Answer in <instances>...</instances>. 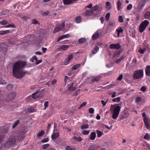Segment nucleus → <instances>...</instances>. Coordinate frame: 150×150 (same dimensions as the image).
Returning <instances> with one entry per match:
<instances>
[{"label":"nucleus","mask_w":150,"mask_h":150,"mask_svg":"<svg viewBox=\"0 0 150 150\" xmlns=\"http://www.w3.org/2000/svg\"><path fill=\"white\" fill-rule=\"evenodd\" d=\"M25 61L19 60L15 63L13 65V74L17 79L22 78L25 74L26 72L23 69L26 65Z\"/></svg>","instance_id":"1"},{"label":"nucleus","mask_w":150,"mask_h":150,"mask_svg":"<svg viewBox=\"0 0 150 150\" xmlns=\"http://www.w3.org/2000/svg\"><path fill=\"white\" fill-rule=\"evenodd\" d=\"M64 81L65 83H68L67 89L70 91H73L76 89V87L73 86L74 82L70 81L69 78L67 76L65 77Z\"/></svg>","instance_id":"2"},{"label":"nucleus","mask_w":150,"mask_h":150,"mask_svg":"<svg viewBox=\"0 0 150 150\" xmlns=\"http://www.w3.org/2000/svg\"><path fill=\"white\" fill-rule=\"evenodd\" d=\"M144 76V71L142 69H138L134 71L133 78L136 80L142 78Z\"/></svg>","instance_id":"3"},{"label":"nucleus","mask_w":150,"mask_h":150,"mask_svg":"<svg viewBox=\"0 0 150 150\" xmlns=\"http://www.w3.org/2000/svg\"><path fill=\"white\" fill-rule=\"evenodd\" d=\"M110 109L111 111L112 112L113 114L112 117V118L114 119H116L119 115L121 107L117 105L113 109L111 108Z\"/></svg>","instance_id":"4"},{"label":"nucleus","mask_w":150,"mask_h":150,"mask_svg":"<svg viewBox=\"0 0 150 150\" xmlns=\"http://www.w3.org/2000/svg\"><path fill=\"white\" fill-rule=\"evenodd\" d=\"M149 23V21L147 20H145L142 21L140 25L139 31L141 33L143 32L145 30Z\"/></svg>","instance_id":"5"},{"label":"nucleus","mask_w":150,"mask_h":150,"mask_svg":"<svg viewBox=\"0 0 150 150\" xmlns=\"http://www.w3.org/2000/svg\"><path fill=\"white\" fill-rule=\"evenodd\" d=\"M43 96V94L42 91H37L35 93L32 94V97L33 98L36 99L42 97Z\"/></svg>","instance_id":"6"},{"label":"nucleus","mask_w":150,"mask_h":150,"mask_svg":"<svg viewBox=\"0 0 150 150\" xmlns=\"http://www.w3.org/2000/svg\"><path fill=\"white\" fill-rule=\"evenodd\" d=\"M94 13V8L93 7L89 9H86L84 12L82 13V15L84 16H91Z\"/></svg>","instance_id":"7"},{"label":"nucleus","mask_w":150,"mask_h":150,"mask_svg":"<svg viewBox=\"0 0 150 150\" xmlns=\"http://www.w3.org/2000/svg\"><path fill=\"white\" fill-rule=\"evenodd\" d=\"M16 141V140L15 138H10L8 141H7L6 143L5 144V147H9L10 146L13 145L14 144L15 142Z\"/></svg>","instance_id":"8"},{"label":"nucleus","mask_w":150,"mask_h":150,"mask_svg":"<svg viewBox=\"0 0 150 150\" xmlns=\"http://www.w3.org/2000/svg\"><path fill=\"white\" fill-rule=\"evenodd\" d=\"M64 26L65 24L64 23H62L61 24L58 25L55 28L54 31V33H56L59 31L60 30H61L64 29Z\"/></svg>","instance_id":"9"},{"label":"nucleus","mask_w":150,"mask_h":150,"mask_svg":"<svg viewBox=\"0 0 150 150\" xmlns=\"http://www.w3.org/2000/svg\"><path fill=\"white\" fill-rule=\"evenodd\" d=\"M73 57V55L72 54L67 55V58L65 59L63 62L64 65H67L69 64L71 61Z\"/></svg>","instance_id":"10"},{"label":"nucleus","mask_w":150,"mask_h":150,"mask_svg":"<svg viewBox=\"0 0 150 150\" xmlns=\"http://www.w3.org/2000/svg\"><path fill=\"white\" fill-rule=\"evenodd\" d=\"M16 95V93L15 92H12L8 96L6 99L8 101H11L15 97Z\"/></svg>","instance_id":"11"},{"label":"nucleus","mask_w":150,"mask_h":150,"mask_svg":"<svg viewBox=\"0 0 150 150\" xmlns=\"http://www.w3.org/2000/svg\"><path fill=\"white\" fill-rule=\"evenodd\" d=\"M121 47V46L119 43L116 44H112L109 46V47L110 49H119Z\"/></svg>","instance_id":"12"},{"label":"nucleus","mask_w":150,"mask_h":150,"mask_svg":"<svg viewBox=\"0 0 150 150\" xmlns=\"http://www.w3.org/2000/svg\"><path fill=\"white\" fill-rule=\"evenodd\" d=\"M129 113L126 110H124L122 112L121 115L120 120H123L127 118L129 116Z\"/></svg>","instance_id":"13"},{"label":"nucleus","mask_w":150,"mask_h":150,"mask_svg":"<svg viewBox=\"0 0 150 150\" xmlns=\"http://www.w3.org/2000/svg\"><path fill=\"white\" fill-rule=\"evenodd\" d=\"M102 9V7H100L98 5H96L94 6V11L97 12V14H96V15L101 13Z\"/></svg>","instance_id":"14"},{"label":"nucleus","mask_w":150,"mask_h":150,"mask_svg":"<svg viewBox=\"0 0 150 150\" xmlns=\"http://www.w3.org/2000/svg\"><path fill=\"white\" fill-rule=\"evenodd\" d=\"M70 36V35L69 34H67L62 35L59 37L58 38L57 40V42H59L60 40H62L64 38H69Z\"/></svg>","instance_id":"15"},{"label":"nucleus","mask_w":150,"mask_h":150,"mask_svg":"<svg viewBox=\"0 0 150 150\" xmlns=\"http://www.w3.org/2000/svg\"><path fill=\"white\" fill-rule=\"evenodd\" d=\"M77 0H63L64 4L65 5H68L73 4Z\"/></svg>","instance_id":"16"},{"label":"nucleus","mask_w":150,"mask_h":150,"mask_svg":"<svg viewBox=\"0 0 150 150\" xmlns=\"http://www.w3.org/2000/svg\"><path fill=\"white\" fill-rule=\"evenodd\" d=\"M59 136V133H55L53 132V134L51 135V138L53 140H54L58 138Z\"/></svg>","instance_id":"17"},{"label":"nucleus","mask_w":150,"mask_h":150,"mask_svg":"<svg viewBox=\"0 0 150 150\" xmlns=\"http://www.w3.org/2000/svg\"><path fill=\"white\" fill-rule=\"evenodd\" d=\"M57 80L56 79H53L50 81L48 82L47 83L49 86H51V85H54L57 83Z\"/></svg>","instance_id":"18"},{"label":"nucleus","mask_w":150,"mask_h":150,"mask_svg":"<svg viewBox=\"0 0 150 150\" xmlns=\"http://www.w3.org/2000/svg\"><path fill=\"white\" fill-rule=\"evenodd\" d=\"M146 127L148 129H150V123L149 121L148 120H146L144 121Z\"/></svg>","instance_id":"19"},{"label":"nucleus","mask_w":150,"mask_h":150,"mask_svg":"<svg viewBox=\"0 0 150 150\" xmlns=\"http://www.w3.org/2000/svg\"><path fill=\"white\" fill-rule=\"evenodd\" d=\"M145 73L147 76H150V65H147L146 67Z\"/></svg>","instance_id":"20"},{"label":"nucleus","mask_w":150,"mask_h":150,"mask_svg":"<svg viewBox=\"0 0 150 150\" xmlns=\"http://www.w3.org/2000/svg\"><path fill=\"white\" fill-rule=\"evenodd\" d=\"M69 47L67 45H63L59 46V49L61 51H64L67 50Z\"/></svg>","instance_id":"21"},{"label":"nucleus","mask_w":150,"mask_h":150,"mask_svg":"<svg viewBox=\"0 0 150 150\" xmlns=\"http://www.w3.org/2000/svg\"><path fill=\"white\" fill-rule=\"evenodd\" d=\"M144 6L141 3L139 2L137 8L138 11L139 12L141 11L143 8V7Z\"/></svg>","instance_id":"22"},{"label":"nucleus","mask_w":150,"mask_h":150,"mask_svg":"<svg viewBox=\"0 0 150 150\" xmlns=\"http://www.w3.org/2000/svg\"><path fill=\"white\" fill-rule=\"evenodd\" d=\"M100 31V30H98L94 33V40L98 38L100 36L99 33Z\"/></svg>","instance_id":"23"},{"label":"nucleus","mask_w":150,"mask_h":150,"mask_svg":"<svg viewBox=\"0 0 150 150\" xmlns=\"http://www.w3.org/2000/svg\"><path fill=\"white\" fill-rule=\"evenodd\" d=\"M117 9L118 10H120L121 9V6L122 3L120 0H118L117 3Z\"/></svg>","instance_id":"24"},{"label":"nucleus","mask_w":150,"mask_h":150,"mask_svg":"<svg viewBox=\"0 0 150 150\" xmlns=\"http://www.w3.org/2000/svg\"><path fill=\"white\" fill-rule=\"evenodd\" d=\"M116 31L117 33V36L119 37V36L120 34V33H122L123 31V30L122 27H119L118 28L116 29Z\"/></svg>","instance_id":"25"},{"label":"nucleus","mask_w":150,"mask_h":150,"mask_svg":"<svg viewBox=\"0 0 150 150\" xmlns=\"http://www.w3.org/2000/svg\"><path fill=\"white\" fill-rule=\"evenodd\" d=\"M73 139L76 142H79L82 141V138L79 136H74L73 138Z\"/></svg>","instance_id":"26"},{"label":"nucleus","mask_w":150,"mask_h":150,"mask_svg":"<svg viewBox=\"0 0 150 150\" xmlns=\"http://www.w3.org/2000/svg\"><path fill=\"white\" fill-rule=\"evenodd\" d=\"M35 110L33 107H30L27 110L26 112L27 113H31L35 112Z\"/></svg>","instance_id":"27"},{"label":"nucleus","mask_w":150,"mask_h":150,"mask_svg":"<svg viewBox=\"0 0 150 150\" xmlns=\"http://www.w3.org/2000/svg\"><path fill=\"white\" fill-rule=\"evenodd\" d=\"M144 16L146 19L150 20V12H146L145 13Z\"/></svg>","instance_id":"28"},{"label":"nucleus","mask_w":150,"mask_h":150,"mask_svg":"<svg viewBox=\"0 0 150 150\" xmlns=\"http://www.w3.org/2000/svg\"><path fill=\"white\" fill-rule=\"evenodd\" d=\"M10 33V30H9L2 31L0 32V35H4Z\"/></svg>","instance_id":"29"},{"label":"nucleus","mask_w":150,"mask_h":150,"mask_svg":"<svg viewBox=\"0 0 150 150\" xmlns=\"http://www.w3.org/2000/svg\"><path fill=\"white\" fill-rule=\"evenodd\" d=\"M81 66V64H77L76 65H74L71 68V70H75L78 68H79Z\"/></svg>","instance_id":"30"},{"label":"nucleus","mask_w":150,"mask_h":150,"mask_svg":"<svg viewBox=\"0 0 150 150\" xmlns=\"http://www.w3.org/2000/svg\"><path fill=\"white\" fill-rule=\"evenodd\" d=\"M34 60L36 62V65L39 64L41 63L42 62V61L41 60H38V59L36 56H34Z\"/></svg>","instance_id":"31"},{"label":"nucleus","mask_w":150,"mask_h":150,"mask_svg":"<svg viewBox=\"0 0 150 150\" xmlns=\"http://www.w3.org/2000/svg\"><path fill=\"white\" fill-rule=\"evenodd\" d=\"M86 41V38H82L79 39V42L80 43H83L85 42Z\"/></svg>","instance_id":"32"},{"label":"nucleus","mask_w":150,"mask_h":150,"mask_svg":"<svg viewBox=\"0 0 150 150\" xmlns=\"http://www.w3.org/2000/svg\"><path fill=\"white\" fill-rule=\"evenodd\" d=\"M96 133L97 134V137H101L103 134V132L99 130H97L96 131Z\"/></svg>","instance_id":"33"},{"label":"nucleus","mask_w":150,"mask_h":150,"mask_svg":"<svg viewBox=\"0 0 150 150\" xmlns=\"http://www.w3.org/2000/svg\"><path fill=\"white\" fill-rule=\"evenodd\" d=\"M89 127V125L87 124H84L81 126L80 128L81 129H84L88 128Z\"/></svg>","instance_id":"34"},{"label":"nucleus","mask_w":150,"mask_h":150,"mask_svg":"<svg viewBox=\"0 0 150 150\" xmlns=\"http://www.w3.org/2000/svg\"><path fill=\"white\" fill-rule=\"evenodd\" d=\"M106 7L109 9L111 8V5L109 1H107L105 3Z\"/></svg>","instance_id":"35"},{"label":"nucleus","mask_w":150,"mask_h":150,"mask_svg":"<svg viewBox=\"0 0 150 150\" xmlns=\"http://www.w3.org/2000/svg\"><path fill=\"white\" fill-rule=\"evenodd\" d=\"M120 100L121 98L120 97H118L117 98H113L112 100V101L114 102H119L120 101Z\"/></svg>","instance_id":"36"},{"label":"nucleus","mask_w":150,"mask_h":150,"mask_svg":"<svg viewBox=\"0 0 150 150\" xmlns=\"http://www.w3.org/2000/svg\"><path fill=\"white\" fill-rule=\"evenodd\" d=\"M45 132L43 130H41L37 134V136L38 137H40L43 135L44 134Z\"/></svg>","instance_id":"37"},{"label":"nucleus","mask_w":150,"mask_h":150,"mask_svg":"<svg viewBox=\"0 0 150 150\" xmlns=\"http://www.w3.org/2000/svg\"><path fill=\"white\" fill-rule=\"evenodd\" d=\"M120 54V51H117L114 53L113 56L114 57H118L119 56Z\"/></svg>","instance_id":"38"},{"label":"nucleus","mask_w":150,"mask_h":150,"mask_svg":"<svg viewBox=\"0 0 150 150\" xmlns=\"http://www.w3.org/2000/svg\"><path fill=\"white\" fill-rule=\"evenodd\" d=\"M102 76H98L94 78V82L98 81L101 78Z\"/></svg>","instance_id":"39"},{"label":"nucleus","mask_w":150,"mask_h":150,"mask_svg":"<svg viewBox=\"0 0 150 150\" xmlns=\"http://www.w3.org/2000/svg\"><path fill=\"white\" fill-rule=\"evenodd\" d=\"M65 150H76L75 148H72L70 146H68L66 147Z\"/></svg>","instance_id":"40"},{"label":"nucleus","mask_w":150,"mask_h":150,"mask_svg":"<svg viewBox=\"0 0 150 150\" xmlns=\"http://www.w3.org/2000/svg\"><path fill=\"white\" fill-rule=\"evenodd\" d=\"M75 21L77 23H79L81 21V18L80 16H78L75 18Z\"/></svg>","instance_id":"41"},{"label":"nucleus","mask_w":150,"mask_h":150,"mask_svg":"<svg viewBox=\"0 0 150 150\" xmlns=\"http://www.w3.org/2000/svg\"><path fill=\"white\" fill-rule=\"evenodd\" d=\"M146 50V49L145 48H144L143 49L140 48L139 50V52L140 54H143L145 51Z\"/></svg>","instance_id":"42"},{"label":"nucleus","mask_w":150,"mask_h":150,"mask_svg":"<svg viewBox=\"0 0 150 150\" xmlns=\"http://www.w3.org/2000/svg\"><path fill=\"white\" fill-rule=\"evenodd\" d=\"M49 146L48 144H47L42 146V148L43 149H47Z\"/></svg>","instance_id":"43"},{"label":"nucleus","mask_w":150,"mask_h":150,"mask_svg":"<svg viewBox=\"0 0 150 150\" xmlns=\"http://www.w3.org/2000/svg\"><path fill=\"white\" fill-rule=\"evenodd\" d=\"M87 104V102H83L82 103H81L80 105L79 106V107L78 108L79 109H80L82 107L84 106L85 105H86Z\"/></svg>","instance_id":"44"},{"label":"nucleus","mask_w":150,"mask_h":150,"mask_svg":"<svg viewBox=\"0 0 150 150\" xmlns=\"http://www.w3.org/2000/svg\"><path fill=\"white\" fill-rule=\"evenodd\" d=\"M90 131H87L86 130H83L82 132V134L83 135H87L89 134Z\"/></svg>","instance_id":"45"},{"label":"nucleus","mask_w":150,"mask_h":150,"mask_svg":"<svg viewBox=\"0 0 150 150\" xmlns=\"http://www.w3.org/2000/svg\"><path fill=\"white\" fill-rule=\"evenodd\" d=\"M19 121L18 120H17L16 122L13 123V128H15L19 123Z\"/></svg>","instance_id":"46"},{"label":"nucleus","mask_w":150,"mask_h":150,"mask_svg":"<svg viewBox=\"0 0 150 150\" xmlns=\"http://www.w3.org/2000/svg\"><path fill=\"white\" fill-rule=\"evenodd\" d=\"M99 50V47L96 45L94 48V54H96Z\"/></svg>","instance_id":"47"},{"label":"nucleus","mask_w":150,"mask_h":150,"mask_svg":"<svg viewBox=\"0 0 150 150\" xmlns=\"http://www.w3.org/2000/svg\"><path fill=\"white\" fill-rule=\"evenodd\" d=\"M142 98L140 97H137L136 98L135 102L136 103H139L141 101Z\"/></svg>","instance_id":"48"},{"label":"nucleus","mask_w":150,"mask_h":150,"mask_svg":"<svg viewBox=\"0 0 150 150\" xmlns=\"http://www.w3.org/2000/svg\"><path fill=\"white\" fill-rule=\"evenodd\" d=\"M150 138V136L148 133L146 134V135L144 137V139L147 140H148Z\"/></svg>","instance_id":"49"},{"label":"nucleus","mask_w":150,"mask_h":150,"mask_svg":"<svg viewBox=\"0 0 150 150\" xmlns=\"http://www.w3.org/2000/svg\"><path fill=\"white\" fill-rule=\"evenodd\" d=\"M13 87V86L12 84H8L6 86V88L8 90H10Z\"/></svg>","instance_id":"50"},{"label":"nucleus","mask_w":150,"mask_h":150,"mask_svg":"<svg viewBox=\"0 0 150 150\" xmlns=\"http://www.w3.org/2000/svg\"><path fill=\"white\" fill-rule=\"evenodd\" d=\"M8 23V22L5 20H3L0 22V24L1 25H6Z\"/></svg>","instance_id":"51"},{"label":"nucleus","mask_w":150,"mask_h":150,"mask_svg":"<svg viewBox=\"0 0 150 150\" xmlns=\"http://www.w3.org/2000/svg\"><path fill=\"white\" fill-rule=\"evenodd\" d=\"M118 21L119 22L121 23L123 22L124 21L123 19V17L122 16H119Z\"/></svg>","instance_id":"52"},{"label":"nucleus","mask_w":150,"mask_h":150,"mask_svg":"<svg viewBox=\"0 0 150 150\" xmlns=\"http://www.w3.org/2000/svg\"><path fill=\"white\" fill-rule=\"evenodd\" d=\"M80 90L79 89H77L76 90V91L74 92V94H73V96H76L78 95V94L80 92Z\"/></svg>","instance_id":"53"},{"label":"nucleus","mask_w":150,"mask_h":150,"mask_svg":"<svg viewBox=\"0 0 150 150\" xmlns=\"http://www.w3.org/2000/svg\"><path fill=\"white\" fill-rule=\"evenodd\" d=\"M0 84L2 85H6V82L5 80L1 79L0 80Z\"/></svg>","instance_id":"54"},{"label":"nucleus","mask_w":150,"mask_h":150,"mask_svg":"<svg viewBox=\"0 0 150 150\" xmlns=\"http://www.w3.org/2000/svg\"><path fill=\"white\" fill-rule=\"evenodd\" d=\"M49 102L48 101H45L44 104V110H45L47 107L48 106V105Z\"/></svg>","instance_id":"55"},{"label":"nucleus","mask_w":150,"mask_h":150,"mask_svg":"<svg viewBox=\"0 0 150 150\" xmlns=\"http://www.w3.org/2000/svg\"><path fill=\"white\" fill-rule=\"evenodd\" d=\"M108 100L107 99L106 101H104L103 100H101V103L103 105V107H104L105 106V105L108 102Z\"/></svg>","instance_id":"56"},{"label":"nucleus","mask_w":150,"mask_h":150,"mask_svg":"<svg viewBox=\"0 0 150 150\" xmlns=\"http://www.w3.org/2000/svg\"><path fill=\"white\" fill-rule=\"evenodd\" d=\"M110 16V14L109 13H107L106 14L105 17H106V19L107 21H109Z\"/></svg>","instance_id":"57"},{"label":"nucleus","mask_w":150,"mask_h":150,"mask_svg":"<svg viewBox=\"0 0 150 150\" xmlns=\"http://www.w3.org/2000/svg\"><path fill=\"white\" fill-rule=\"evenodd\" d=\"M146 114L145 112H143L142 114V116L144 117L143 120H145L148 119L147 117L146 116Z\"/></svg>","instance_id":"58"},{"label":"nucleus","mask_w":150,"mask_h":150,"mask_svg":"<svg viewBox=\"0 0 150 150\" xmlns=\"http://www.w3.org/2000/svg\"><path fill=\"white\" fill-rule=\"evenodd\" d=\"M49 141V139L48 138H45L44 139H42L41 140V142L42 143H45L46 142H48Z\"/></svg>","instance_id":"59"},{"label":"nucleus","mask_w":150,"mask_h":150,"mask_svg":"<svg viewBox=\"0 0 150 150\" xmlns=\"http://www.w3.org/2000/svg\"><path fill=\"white\" fill-rule=\"evenodd\" d=\"M92 4L91 3L90 4H89V5H88L87 6H86L85 7V8H89L91 9V8H92Z\"/></svg>","instance_id":"60"},{"label":"nucleus","mask_w":150,"mask_h":150,"mask_svg":"<svg viewBox=\"0 0 150 150\" xmlns=\"http://www.w3.org/2000/svg\"><path fill=\"white\" fill-rule=\"evenodd\" d=\"M31 97H32V96H29L25 98V100L27 102L30 101L31 99Z\"/></svg>","instance_id":"61"},{"label":"nucleus","mask_w":150,"mask_h":150,"mask_svg":"<svg viewBox=\"0 0 150 150\" xmlns=\"http://www.w3.org/2000/svg\"><path fill=\"white\" fill-rule=\"evenodd\" d=\"M123 78V75L122 74H121L119 77L117 79V80H119V81H121Z\"/></svg>","instance_id":"62"},{"label":"nucleus","mask_w":150,"mask_h":150,"mask_svg":"<svg viewBox=\"0 0 150 150\" xmlns=\"http://www.w3.org/2000/svg\"><path fill=\"white\" fill-rule=\"evenodd\" d=\"M132 5L131 4H130L127 6V10H129L132 8Z\"/></svg>","instance_id":"63"},{"label":"nucleus","mask_w":150,"mask_h":150,"mask_svg":"<svg viewBox=\"0 0 150 150\" xmlns=\"http://www.w3.org/2000/svg\"><path fill=\"white\" fill-rule=\"evenodd\" d=\"M15 26L13 24H10L9 25H7L6 26V28L11 27V28H15Z\"/></svg>","instance_id":"64"}]
</instances>
